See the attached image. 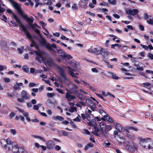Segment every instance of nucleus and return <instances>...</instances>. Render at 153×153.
<instances>
[{
	"instance_id": "58",
	"label": "nucleus",
	"mask_w": 153,
	"mask_h": 153,
	"mask_svg": "<svg viewBox=\"0 0 153 153\" xmlns=\"http://www.w3.org/2000/svg\"><path fill=\"white\" fill-rule=\"evenodd\" d=\"M39 108L37 105H34L33 106V108L34 110H37L39 109Z\"/></svg>"
},
{
	"instance_id": "9",
	"label": "nucleus",
	"mask_w": 153,
	"mask_h": 153,
	"mask_svg": "<svg viewBox=\"0 0 153 153\" xmlns=\"http://www.w3.org/2000/svg\"><path fill=\"white\" fill-rule=\"evenodd\" d=\"M113 124L116 129L119 132H123L125 131V128L123 127L120 123L114 122Z\"/></svg>"
},
{
	"instance_id": "57",
	"label": "nucleus",
	"mask_w": 153,
	"mask_h": 153,
	"mask_svg": "<svg viewBox=\"0 0 153 153\" xmlns=\"http://www.w3.org/2000/svg\"><path fill=\"white\" fill-rule=\"evenodd\" d=\"M72 8L73 9H75V10H77L78 9V7L76 4H73L72 7Z\"/></svg>"
},
{
	"instance_id": "19",
	"label": "nucleus",
	"mask_w": 153,
	"mask_h": 153,
	"mask_svg": "<svg viewBox=\"0 0 153 153\" xmlns=\"http://www.w3.org/2000/svg\"><path fill=\"white\" fill-rule=\"evenodd\" d=\"M0 143L4 148L6 149L7 147L8 148L6 141L5 139H1V140Z\"/></svg>"
},
{
	"instance_id": "6",
	"label": "nucleus",
	"mask_w": 153,
	"mask_h": 153,
	"mask_svg": "<svg viewBox=\"0 0 153 153\" xmlns=\"http://www.w3.org/2000/svg\"><path fill=\"white\" fill-rule=\"evenodd\" d=\"M138 10L136 9H134L131 10L130 9H128L126 11V13L128 15H131L133 16L137 14L138 13Z\"/></svg>"
},
{
	"instance_id": "36",
	"label": "nucleus",
	"mask_w": 153,
	"mask_h": 153,
	"mask_svg": "<svg viewBox=\"0 0 153 153\" xmlns=\"http://www.w3.org/2000/svg\"><path fill=\"white\" fill-rule=\"evenodd\" d=\"M82 133H83V134H87L88 135H90V133L89 131L86 129H85L83 130V131L82 132Z\"/></svg>"
},
{
	"instance_id": "23",
	"label": "nucleus",
	"mask_w": 153,
	"mask_h": 153,
	"mask_svg": "<svg viewBox=\"0 0 153 153\" xmlns=\"http://www.w3.org/2000/svg\"><path fill=\"white\" fill-rule=\"evenodd\" d=\"M108 74L110 76H111V78L112 79H119V77L112 72H108Z\"/></svg>"
},
{
	"instance_id": "60",
	"label": "nucleus",
	"mask_w": 153,
	"mask_h": 153,
	"mask_svg": "<svg viewBox=\"0 0 153 153\" xmlns=\"http://www.w3.org/2000/svg\"><path fill=\"white\" fill-rule=\"evenodd\" d=\"M31 91L34 93H37L39 89L37 88H33L32 89Z\"/></svg>"
},
{
	"instance_id": "27",
	"label": "nucleus",
	"mask_w": 153,
	"mask_h": 153,
	"mask_svg": "<svg viewBox=\"0 0 153 153\" xmlns=\"http://www.w3.org/2000/svg\"><path fill=\"white\" fill-rule=\"evenodd\" d=\"M109 116H108L107 114H105L102 117H101V119L104 121H107Z\"/></svg>"
},
{
	"instance_id": "49",
	"label": "nucleus",
	"mask_w": 153,
	"mask_h": 153,
	"mask_svg": "<svg viewBox=\"0 0 153 153\" xmlns=\"http://www.w3.org/2000/svg\"><path fill=\"white\" fill-rule=\"evenodd\" d=\"M31 43L30 44V46L31 47H33L35 46V44H36L35 42L34 41L31 39Z\"/></svg>"
},
{
	"instance_id": "29",
	"label": "nucleus",
	"mask_w": 153,
	"mask_h": 153,
	"mask_svg": "<svg viewBox=\"0 0 153 153\" xmlns=\"http://www.w3.org/2000/svg\"><path fill=\"white\" fill-rule=\"evenodd\" d=\"M142 86L144 87L147 88L148 87L151 85V84L148 82H145L142 84Z\"/></svg>"
},
{
	"instance_id": "40",
	"label": "nucleus",
	"mask_w": 153,
	"mask_h": 153,
	"mask_svg": "<svg viewBox=\"0 0 153 153\" xmlns=\"http://www.w3.org/2000/svg\"><path fill=\"white\" fill-rule=\"evenodd\" d=\"M70 123V125L72 126V127L74 128H76V125L74 124V122L72 121H71Z\"/></svg>"
},
{
	"instance_id": "41",
	"label": "nucleus",
	"mask_w": 153,
	"mask_h": 153,
	"mask_svg": "<svg viewBox=\"0 0 153 153\" xmlns=\"http://www.w3.org/2000/svg\"><path fill=\"white\" fill-rule=\"evenodd\" d=\"M109 3L113 5H115L116 3L115 0H108Z\"/></svg>"
},
{
	"instance_id": "1",
	"label": "nucleus",
	"mask_w": 153,
	"mask_h": 153,
	"mask_svg": "<svg viewBox=\"0 0 153 153\" xmlns=\"http://www.w3.org/2000/svg\"><path fill=\"white\" fill-rule=\"evenodd\" d=\"M40 43L42 46H45L46 48L49 51H52L54 52H58L59 53L61 54L64 53V51L62 50L59 49L58 50L56 49V50L53 49L52 48H56V46L55 44H53L51 45L49 43H47L46 40L42 38V40L39 41Z\"/></svg>"
},
{
	"instance_id": "56",
	"label": "nucleus",
	"mask_w": 153,
	"mask_h": 153,
	"mask_svg": "<svg viewBox=\"0 0 153 153\" xmlns=\"http://www.w3.org/2000/svg\"><path fill=\"white\" fill-rule=\"evenodd\" d=\"M24 99L22 98H18L17 99V101L21 103H23L24 102Z\"/></svg>"
},
{
	"instance_id": "34",
	"label": "nucleus",
	"mask_w": 153,
	"mask_h": 153,
	"mask_svg": "<svg viewBox=\"0 0 153 153\" xmlns=\"http://www.w3.org/2000/svg\"><path fill=\"white\" fill-rule=\"evenodd\" d=\"M59 69L60 71L61 75L62 77H63L65 76L64 74V71L63 69L62 68H60Z\"/></svg>"
},
{
	"instance_id": "51",
	"label": "nucleus",
	"mask_w": 153,
	"mask_h": 153,
	"mask_svg": "<svg viewBox=\"0 0 153 153\" xmlns=\"http://www.w3.org/2000/svg\"><path fill=\"white\" fill-rule=\"evenodd\" d=\"M73 120L74 121L79 122L81 121V120L78 117H77L76 118L73 119Z\"/></svg>"
},
{
	"instance_id": "50",
	"label": "nucleus",
	"mask_w": 153,
	"mask_h": 153,
	"mask_svg": "<svg viewBox=\"0 0 153 153\" xmlns=\"http://www.w3.org/2000/svg\"><path fill=\"white\" fill-rule=\"evenodd\" d=\"M94 124H95V125H94V129L96 131L99 132V130L98 128L97 127V125L96 123H95Z\"/></svg>"
},
{
	"instance_id": "59",
	"label": "nucleus",
	"mask_w": 153,
	"mask_h": 153,
	"mask_svg": "<svg viewBox=\"0 0 153 153\" xmlns=\"http://www.w3.org/2000/svg\"><path fill=\"white\" fill-rule=\"evenodd\" d=\"M139 27L140 29V30L141 31H144V26L141 25H140L139 26Z\"/></svg>"
},
{
	"instance_id": "3",
	"label": "nucleus",
	"mask_w": 153,
	"mask_h": 153,
	"mask_svg": "<svg viewBox=\"0 0 153 153\" xmlns=\"http://www.w3.org/2000/svg\"><path fill=\"white\" fill-rule=\"evenodd\" d=\"M23 18L29 23L30 25L32 28H35L34 25L32 24L34 19V18L32 16H31L30 18H29L26 15L23 16Z\"/></svg>"
},
{
	"instance_id": "31",
	"label": "nucleus",
	"mask_w": 153,
	"mask_h": 153,
	"mask_svg": "<svg viewBox=\"0 0 153 153\" xmlns=\"http://www.w3.org/2000/svg\"><path fill=\"white\" fill-rule=\"evenodd\" d=\"M76 110V108L75 107H71V108L68 109V111L71 113L74 112V111Z\"/></svg>"
},
{
	"instance_id": "5",
	"label": "nucleus",
	"mask_w": 153,
	"mask_h": 153,
	"mask_svg": "<svg viewBox=\"0 0 153 153\" xmlns=\"http://www.w3.org/2000/svg\"><path fill=\"white\" fill-rule=\"evenodd\" d=\"M21 5H19L17 3L13 6V7L18 11L19 13L21 15L23 18V16L26 15L25 14H24L23 11L21 9Z\"/></svg>"
},
{
	"instance_id": "47",
	"label": "nucleus",
	"mask_w": 153,
	"mask_h": 153,
	"mask_svg": "<svg viewBox=\"0 0 153 153\" xmlns=\"http://www.w3.org/2000/svg\"><path fill=\"white\" fill-rule=\"evenodd\" d=\"M57 91L59 93H60L62 94H64V92L62 90L59 88H56V89Z\"/></svg>"
},
{
	"instance_id": "7",
	"label": "nucleus",
	"mask_w": 153,
	"mask_h": 153,
	"mask_svg": "<svg viewBox=\"0 0 153 153\" xmlns=\"http://www.w3.org/2000/svg\"><path fill=\"white\" fill-rule=\"evenodd\" d=\"M34 52L36 53L37 56L36 57V60L41 63L42 61H43L44 59L43 57L42 54L40 52L36 51H34Z\"/></svg>"
},
{
	"instance_id": "61",
	"label": "nucleus",
	"mask_w": 153,
	"mask_h": 153,
	"mask_svg": "<svg viewBox=\"0 0 153 153\" xmlns=\"http://www.w3.org/2000/svg\"><path fill=\"white\" fill-rule=\"evenodd\" d=\"M36 85V84L33 82H30L29 84V86L30 87H33Z\"/></svg>"
},
{
	"instance_id": "28",
	"label": "nucleus",
	"mask_w": 153,
	"mask_h": 153,
	"mask_svg": "<svg viewBox=\"0 0 153 153\" xmlns=\"http://www.w3.org/2000/svg\"><path fill=\"white\" fill-rule=\"evenodd\" d=\"M143 148H146V146L143 145ZM152 148H153V142L151 144H149L148 146L147 147V148H146V149H150Z\"/></svg>"
},
{
	"instance_id": "37",
	"label": "nucleus",
	"mask_w": 153,
	"mask_h": 153,
	"mask_svg": "<svg viewBox=\"0 0 153 153\" xmlns=\"http://www.w3.org/2000/svg\"><path fill=\"white\" fill-rule=\"evenodd\" d=\"M55 94V93H48L47 94V96L48 97H52L54 96Z\"/></svg>"
},
{
	"instance_id": "42",
	"label": "nucleus",
	"mask_w": 153,
	"mask_h": 153,
	"mask_svg": "<svg viewBox=\"0 0 153 153\" xmlns=\"http://www.w3.org/2000/svg\"><path fill=\"white\" fill-rule=\"evenodd\" d=\"M62 133L63 135L64 136H67L68 135V132L67 131H65L64 130H62Z\"/></svg>"
},
{
	"instance_id": "46",
	"label": "nucleus",
	"mask_w": 153,
	"mask_h": 153,
	"mask_svg": "<svg viewBox=\"0 0 153 153\" xmlns=\"http://www.w3.org/2000/svg\"><path fill=\"white\" fill-rule=\"evenodd\" d=\"M61 38L62 39H63V40L65 39V40H69V38H67L66 36H64L63 35H62L61 36Z\"/></svg>"
},
{
	"instance_id": "39",
	"label": "nucleus",
	"mask_w": 153,
	"mask_h": 153,
	"mask_svg": "<svg viewBox=\"0 0 153 153\" xmlns=\"http://www.w3.org/2000/svg\"><path fill=\"white\" fill-rule=\"evenodd\" d=\"M104 127L105 128L106 130L107 129L109 131L111 130L112 129L111 126L110 125H106Z\"/></svg>"
},
{
	"instance_id": "17",
	"label": "nucleus",
	"mask_w": 153,
	"mask_h": 153,
	"mask_svg": "<svg viewBox=\"0 0 153 153\" xmlns=\"http://www.w3.org/2000/svg\"><path fill=\"white\" fill-rule=\"evenodd\" d=\"M22 98V99H25L26 100L29 99V97L27 96V92L23 90L21 92Z\"/></svg>"
},
{
	"instance_id": "12",
	"label": "nucleus",
	"mask_w": 153,
	"mask_h": 153,
	"mask_svg": "<svg viewBox=\"0 0 153 153\" xmlns=\"http://www.w3.org/2000/svg\"><path fill=\"white\" fill-rule=\"evenodd\" d=\"M65 97L66 99L69 102L71 101L76 98L75 96L71 95L68 92L66 93Z\"/></svg>"
},
{
	"instance_id": "2",
	"label": "nucleus",
	"mask_w": 153,
	"mask_h": 153,
	"mask_svg": "<svg viewBox=\"0 0 153 153\" xmlns=\"http://www.w3.org/2000/svg\"><path fill=\"white\" fill-rule=\"evenodd\" d=\"M13 16L15 19L16 21L19 24H21V25H20V27L22 29V30L26 35V38L30 40H31L32 37L25 27L22 23L20 20L14 13L13 14Z\"/></svg>"
},
{
	"instance_id": "32",
	"label": "nucleus",
	"mask_w": 153,
	"mask_h": 153,
	"mask_svg": "<svg viewBox=\"0 0 153 153\" xmlns=\"http://www.w3.org/2000/svg\"><path fill=\"white\" fill-rule=\"evenodd\" d=\"M127 128L130 130H132L134 131H137L138 130V129L137 128H135L133 127L128 126Z\"/></svg>"
},
{
	"instance_id": "22",
	"label": "nucleus",
	"mask_w": 153,
	"mask_h": 153,
	"mask_svg": "<svg viewBox=\"0 0 153 153\" xmlns=\"http://www.w3.org/2000/svg\"><path fill=\"white\" fill-rule=\"evenodd\" d=\"M34 145L35 146L38 148L40 147L43 151H45L46 149V147L45 146L43 145L40 146L38 143H35Z\"/></svg>"
},
{
	"instance_id": "24",
	"label": "nucleus",
	"mask_w": 153,
	"mask_h": 153,
	"mask_svg": "<svg viewBox=\"0 0 153 153\" xmlns=\"http://www.w3.org/2000/svg\"><path fill=\"white\" fill-rule=\"evenodd\" d=\"M53 118L54 120H58L59 121H63L64 120V117L60 116L53 117Z\"/></svg>"
},
{
	"instance_id": "26",
	"label": "nucleus",
	"mask_w": 153,
	"mask_h": 153,
	"mask_svg": "<svg viewBox=\"0 0 153 153\" xmlns=\"http://www.w3.org/2000/svg\"><path fill=\"white\" fill-rule=\"evenodd\" d=\"M40 24L42 25V28L45 30L46 32L48 33H49L48 31L45 28V27L46 25V24L43 21H41L40 22Z\"/></svg>"
},
{
	"instance_id": "16",
	"label": "nucleus",
	"mask_w": 153,
	"mask_h": 153,
	"mask_svg": "<svg viewBox=\"0 0 153 153\" xmlns=\"http://www.w3.org/2000/svg\"><path fill=\"white\" fill-rule=\"evenodd\" d=\"M46 103L47 105L51 108H53L54 107L55 105L54 103L50 100H47Z\"/></svg>"
},
{
	"instance_id": "15",
	"label": "nucleus",
	"mask_w": 153,
	"mask_h": 153,
	"mask_svg": "<svg viewBox=\"0 0 153 153\" xmlns=\"http://www.w3.org/2000/svg\"><path fill=\"white\" fill-rule=\"evenodd\" d=\"M6 143H7V145L8 146V149L7 150L8 151H10L11 150V146H12L11 145V141L10 140V139L9 138H8L6 140Z\"/></svg>"
},
{
	"instance_id": "30",
	"label": "nucleus",
	"mask_w": 153,
	"mask_h": 153,
	"mask_svg": "<svg viewBox=\"0 0 153 153\" xmlns=\"http://www.w3.org/2000/svg\"><path fill=\"white\" fill-rule=\"evenodd\" d=\"M22 68L25 72L27 73H28L29 68L28 67H27V66L24 65L23 66Z\"/></svg>"
},
{
	"instance_id": "11",
	"label": "nucleus",
	"mask_w": 153,
	"mask_h": 153,
	"mask_svg": "<svg viewBox=\"0 0 153 153\" xmlns=\"http://www.w3.org/2000/svg\"><path fill=\"white\" fill-rule=\"evenodd\" d=\"M46 144L48 148L50 149H53L55 145L54 142L51 140L46 141Z\"/></svg>"
},
{
	"instance_id": "38",
	"label": "nucleus",
	"mask_w": 153,
	"mask_h": 153,
	"mask_svg": "<svg viewBox=\"0 0 153 153\" xmlns=\"http://www.w3.org/2000/svg\"><path fill=\"white\" fill-rule=\"evenodd\" d=\"M35 137L36 138L39 139L40 140H42L44 142H45L46 141L45 139L43 137H42L40 136H35Z\"/></svg>"
},
{
	"instance_id": "55",
	"label": "nucleus",
	"mask_w": 153,
	"mask_h": 153,
	"mask_svg": "<svg viewBox=\"0 0 153 153\" xmlns=\"http://www.w3.org/2000/svg\"><path fill=\"white\" fill-rule=\"evenodd\" d=\"M148 139L151 140V138H147L146 139L141 138L140 140V141L142 142L143 143L145 142Z\"/></svg>"
},
{
	"instance_id": "53",
	"label": "nucleus",
	"mask_w": 153,
	"mask_h": 153,
	"mask_svg": "<svg viewBox=\"0 0 153 153\" xmlns=\"http://www.w3.org/2000/svg\"><path fill=\"white\" fill-rule=\"evenodd\" d=\"M19 88V86L17 84L14 85L13 86V89L15 90H17Z\"/></svg>"
},
{
	"instance_id": "43",
	"label": "nucleus",
	"mask_w": 153,
	"mask_h": 153,
	"mask_svg": "<svg viewBox=\"0 0 153 153\" xmlns=\"http://www.w3.org/2000/svg\"><path fill=\"white\" fill-rule=\"evenodd\" d=\"M97 96L100 98H101V99L103 100L104 101H106V100L104 99V97H102V95H101L99 94H97Z\"/></svg>"
},
{
	"instance_id": "33",
	"label": "nucleus",
	"mask_w": 153,
	"mask_h": 153,
	"mask_svg": "<svg viewBox=\"0 0 153 153\" xmlns=\"http://www.w3.org/2000/svg\"><path fill=\"white\" fill-rule=\"evenodd\" d=\"M72 86L73 89L76 90V91H74L76 93H77L78 92V91L77 90V89H78V86L74 84H72Z\"/></svg>"
},
{
	"instance_id": "45",
	"label": "nucleus",
	"mask_w": 153,
	"mask_h": 153,
	"mask_svg": "<svg viewBox=\"0 0 153 153\" xmlns=\"http://www.w3.org/2000/svg\"><path fill=\"white\" fill-rule=\"evenodd\" d=\"M78 97L79 99L82 100V99L83 97V94H82L81 93H78Z\"/></svg>"
},
{
	"instance_id": "62",
	"label": "nucleus",
	"mask_w": 153,
	"mask_h": 153,
	"mask_svg": "<svg viewBox=\"0 0 153 153\" xmlns=\"http://www.w3.org/2000/svg\"><path fill=\"white\" fill-rule=\"evenodd\" d=\"M10 132L13 135H15L16 133V131L15 129H11L10 130Z\"/></svg>"
},
{
	"instance_id": "25",
	"label": "nucleus",
	"mask_w": 153,
	"mask_h": 153,
	"mask_svg": "<svg viewBox=\"0 0 153 153\" xmlns=\"http://www.w3.org/2000/svg\"><path fill=\"white\" fill-rule=\"evenodd\" d=\"M73 71L74 70H69L68 71V74H70V75L73 77H76L77 78H78V77L77 76L75 75ZM74 71H75L74 70Z\"/></svg>"
},
{
	"instance_id": "8",
	"label": "nucleus",
	"mask_w": 153,
	"mask_h": 153,
	"mask_svg": "<svg viewBox=\"0 0 153 153\" xmlns=\"http://www.w3.org/2000/svg\"><path fill=\"white\" fill-rule=\"evenodd\" d=\"M1 50L5 52L8 51L9 48L7 45L6 41L2 42L0 44Z\"/></svg>"
},
{
	"instance_id": "54",
	"label": "nucleus",
	"mask_w": 153,
	"mask_h": 153,
	"mask_svg": "<svg viewBox=\"0 0 153 153\" xmlns=\"http://www.w3.org/2000/svg\"><path fill=\"white\" fill-rule=\"evenodd\" d=\"M97 132V131H92L91 132V133L92 134H94L95 135L99 137L100 134Z\"/></svg>"
},
{
	"instance_id": "20",
	"label": "nucleus",
	"mask_w": 153,
	"mask_h": 153,
	"mask_svg": "<svg viewBox=\"0 0 153 153\" xmlns=\"http://www.w3.org/2000/svg\"><path fill=\"white\" fill-rule=\"evenodd\" d=\"M60 56L62 57L66 58L68 60H69L70 59L72 58V57L71 55L69 54L67 55L65 53H64L63 54L61 55Z\"/></svg>"
},
{
	"instance_id": "4",
	"label": "nucleus",
	"mask_w": 153,
	"mask_h": 153,
	"mask_svg": "<svg viewBox=\"0 0 153 153\" xmlns=\"http://www.w3.org/2000/svg\"><path fill=\"white\" fill-rule=\"evenodd\" d=\"M86 103L90 106L91 109L93 111H95V109L96 107L95 103L89 98L86 99Z\"/></svg>"
},
{
	"instance_id": "13",
	"label": "nucleus",
	"mask_w": 153,
	"mask_h": 153,
	"mask_svg": "<svg viewBox=\"0 0 153 153\" xmlns=\"http://www.w3.org/2000/svg\"><path fill=\"white\" fill-rule=\"evenodd\" d=\"M11 148H12V150L14 153H19V150H20V147H19L18 145H16L14 146H12Z\"/></svg>"
},
{
	"instance_id": "48",
	"label": "nucleus",
	"mask_w": 153,
	"mask_h": 153,
	"mask_svg": "<svg viewBox=\"0 0 153 153\" xmlns=\"http://www.w3.org/2000/svg\"><path fill=\"white\" fill-rule=\"evenodd\" d=\"M143 17L145 20H148L149 19L148 15L147 13H144Z\"/></svg>"
},
{
	"instance_id": "10",
	"label": "nucleus",
	"mask_w": 153,
	"mask_h": 153,
	"mask_svg": "<svg viewBox=\"0 0 153 153\" xmlns=\"http://www.w3.org/2000/svg\"><path fill=\"white\" fill-rule=\"evenodd\" d=\"M100 131V133L102 136L105 137H108V134L105 129V128L104 127H101V129Z\"/></svg>"
},
{
	"instance_id": "44",
	"label": "nucleus",
	"mask_w": 153,
	"mask_h": 153,
	"mask_svg": "<svg viewBox=\"0 0 153 153\" xmlns=\"http://www.w3.org/2000/svg\"><path fill=\"white\" fill-rule=\"evenodd\" d=\"M147 23L150 25H153V20L152 19H150L149 20L147 21Z\"/></svg>"
},
{
	"instance_id": "14",
	"label": "nucleus",
	"mask_w": 153,
	"mask_h": 153,
	"mask_svg": "<svg viewBox=\"0 0 153 153\" xmlns=\"http://www.w3.org/2000/svg\"><path fill=\"white\" fill-rule=\"evenodd\" d=\"M125 147L128 151L131 152H135V149L134 147L128 145H126Z\"/></svg>"
},
{
	"instance_id": "64",
	"label": "nucleus",
	"mask_w": 153,
	"mask_h": 153,
	"mask_svg": "<svg viewBox=\"0 0 153 153\" xmlns=\"http://www.w3.org/2000/svg\"><path fill=\"white\" fill-rule=\"evenodd\" d=\"M15 114L14 113L12 112L10 114V117L11 118H13L15 115Z\"/></svg>"
},
{
	"instance_id": "18",
	"label": "nucleus",
	"mask_w": 153,
	"mask_h": 153,
	"mask_svg": "<svg viewBox=\"0 0 153 153\" xmlns=\"http://www.w3.org/2000/svg\"><path fill=\"white\" fill-rule=\"evenodd\" d=\"M94 49L95 51L94 52V53L97 54H100L102 51L103 50L102 48L100 46H99L97 48H95Z\"/></svg>"
},
{
	"instance_id": "21",
	"label": "nucleus",
	"mask_w": 153,
	"mask_h": 153,
	"mask_svg": "<svg viewBox=\"0 0 153 153\" xmlns=\"http://www.w3.org/2000/svg\"><path fill=\"white\" fill-rule=\"evenodd\" d=\"M126 135L131 140H134L136 138V136L132 134H127Z\"/></svg>"
},
{
	"instance_id": "52",
	"label": "nucleus",
	"mask_w": 153,
	"mask_h": 153,
	"mask_svg": "<svg viewBox=\"0 0 153 153\" xmlns=\"http://www.w3.org/2000/svg\"><path fill=\"white\" fill-rule=\"evenodd\" d=\"M139 74H140L141 75L144 76L146 78H148L147 76H146V73H143L142 72L140 71L139 72Z\"/></svg>"
},
{
	"instance_id": "63",
	"label": "nucleus",
	"mask_w": 153,
	"mask_h": 153,
	"mask_svg": "<svg viewBox=\"0 0 153 153\" xmlns=\"http://www.w3.org/2000/svg\"><path fill=\"white\" fill-rule=\"evenodd\" d=\"M3 19H2V20L4 21V22H6V20H7V17L4 15H3L2 16Z\"/></svg>"
},
{
	"instance_id": "35",
	"label": "nucleus",
	"mask_w": 153,
	"mask_h": 153,
	"mask_svg": "<svg viewBox=\"0 0 153 153\" xmlns=\"http://www.w3.org/2000/svg\"><path fill=\"white\" fill-rule=\"evenodd\" d=\"M19 153H28L23 147H21L20 148Z\"/></svg>"
}]
</instances>
